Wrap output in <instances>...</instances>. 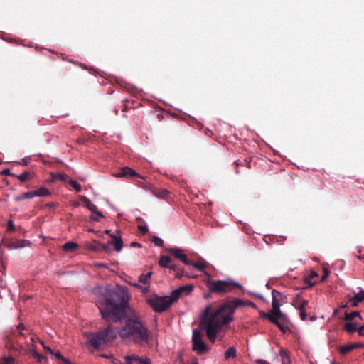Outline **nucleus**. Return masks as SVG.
<instances>
[{"instance_id":"15","label":"nucleus","mask_w":364,"mask_h":364,"mask_svg":"<svg viewBox=\"0 0 364 364\" xmlns=\"http://www.w3.org/2000/svg\"><path fill=\"white\" fill-rule=\"evenodd\" d=\"M82 200L83 206L87 208L92 213L98 210L97 206L88 198L83 197Z\"/></svg>"},{"instance_id":"61","label":"nucleus","mask_w":364,"mask_h":364,"mask_svg":"<svg viewBox=\"0 0 364 364\" xmlns=\"http://www.w3.org/2000/svg\"><path fill=\"white\" fill-rule=\"evenodd\" d=\"M47 206L50 207V208H53L55 206V203H48L47 204Z\"/></svg>"},{"instance_id":"63","label":"nucleus","mask_w":364,"mask_h":364,"mask_svg":"<svg viewBox=\"0 0 364 364\" xmlns=\"http://www.w3.org/2000/svg\"><path fill=\"white\" fill-rule=\"evenodd\" d=\"M105 233H106V234H108V235H112V234L111 233V230H105Z\"/></svg>"},{"instance_id":"19","label":"nucleus","mask_w":364,"mask_h":364,"mask_svg":"<svg viewBox=\"0 0 364 364\" xmlns=\"http://www.w3.org/2000/svg\"><path fill=\"white\" fill-rule=\"evenodd\" d=\"M78 247V244L75 242H68L65 243L62 248L65 252H73Z\"/></svg>"},{"instance_id":"38","label":"nucleus","mask_w":364,"mask_h":364,"mask_svg":"<svg viewBox=\"0 0 364 364\" xmlns=\"http://www.w3.org/2000/svg\"><path fill=\"white\" fill-rule=\"evenodd\" d=\"M31 353L38 363H41V360L44 358V357L42 355L39 354L36 350H31Z\"/></svg>"},{"instance_id":"2","label":"nucleus","mask_w":364,"mask_h":364,"mask_svg":"<svg viewBox=\"0 0 364 364\" xmlns=\"http://www.w3.org/2000/svg\"><path fill=\"white\" fill-rule=\"evenodd\" d=\"M240 306L255 308L256 305L252 301L235 298L226 300L218 308H213L210 305L205 306L200 315V327L213 343L223 327L234 320L235 311Z\"/></svg>"},{"instance_id":"34","label":"nucleus","mask_w":364,"mask_h":364,"mask_svg":"<svg viewBox=\"0 0 364 364\" xmlns=\"http://www.w3.org/2000/svg\"><path fill=\"white\" fill-rule=\"evenodd\" d=\"M69 183L77 192L81 191L82 186L77 181L75 180H70Z\"/></svg>"},{"instance_id":"46","label":"nucleus","mask_w":364,"mask_h":364,"mask_svg":"<svg viewBox=\"0 0 364 364\" xmlns=\"http://www.w3.org/2000/svg\"><path fill=\"white\" fill-rule=\"evenodd\" d=\"M329 275V271L328 270V269L326 268H324L323 269V277H321V279H320V281H324Z\"/></svg>"},{"instance_id":"6","label":"nucleus","mask_w":364,"mask_h":364,"mask_svg":"<svg viewBox=\"0 0 364 364\" xmlns=\"http://www.w3.org/2000/svg\"><path fill=\"white\" fill-rule=\"evenodd\" d=\"M146 301L153 310L158 313L165 311L171 305V301H168V296H154L147 299Z\"/></svg>"},{"instance_id":"52","label":"nucleus","mask_w":364,"mask_h":364,"mask_svg":"<svg viewBox=\"0 0 364 364\" xmlns=\"http://www.w3.org/2000/svg\"><path fill=\"white\" fill-rule=\"evenodd\" d=\"M54 356H55L59 360H62L63 356L62 355L60 351L54 352V354H53Z\"/></svg>"},{"instance_id":"36","label":"nucleus","mask_w":364,"mask_h":364,"mask_svg":"<svg viewBox=\"0 0 364 364\" xmlns=\"http://www.w3.org/2000/svg\"><path fill=\"white\" fill-rule=\"evenodd\" d=\"M28 176H29V173L27 171H24L19 175H16L15 177L17 178L18 179H19L21 182H24L27 180Z\"/></svg>"},{"instance_id":"56","label":"nucleus","mask_w":364,"mask_h":364,"mask_svg":"<svg viewBox=\"0 0 364 364\" xmlns=\"http://www.w3.org/2000/svg\"><path fill=\"white\" fill-rule=\"evenodd\" d=\"M100 246L97 245L96 246H91L90 249L95 251H97L100 250Z\"/></svg>"},{"instance_id":"62","label":"nucleus","mask_w":364,"mask_h":364,"mask_svg":"<svg viewBox=\"0 0 364 364\" xmlns=\"http://www.w3.org/2000/svg\"><path fill=\"white\" fill-rule=\"evenodd\" d=\"M32 342H33V338H30L29 341H26V343H27V344H28V345H29V344H30V343H32Z\"/></svg>"},{"instance_id":"3","label":"nucleus","mask_w":364,"mask_h":364,"mask_svg":"<svg viewBox=\"0 0 364 364\" xmlns=\"http://www.w3.org/2000/svg\"><path fill=\"white\" fill-rule=\"evenodd\" d=\"M94 291L97 296L96 305L104 320L117 323L124 318L129 299L125 287L116 289L105 285L95 288Z\"/></svg>"},{"instance_id":"51","label":"nucleus","mask_w":364,"mask_h":364,"mask_svg":"<svg viewBox=\"0 0 364 364\" xmlns=\"http://www.w3.org/2000/svg\"><path fill=\"white\" fill-rule=\"evenodd\" d=\"M256 364H269L267 361L262 359H257L255 361Z\"/></svg>"},{"instance_id":"16","label":"nucleus","mask_w":364,"mask_h":364,"mask_svg":"<svg viewBox=\"0 0 364 364\" xmlns=\"http://www.w3.org/2000/svg\"><path fill=\"white\" fill-rule=\"evenodd\" d=\"M33 193L34 197H44L51 195V191L45 187H41Z\"/></svg>"},{"instance_id":"57","label":"nucleus","mask_w":364,"mask_h":364,"mask_svg":"<svg viewBox=\"0 0 364 364\" xmlns=\"http://www.w3.org/2000/svg\"><path fill=\"white\" fill-rule=\"evenodd\" d=\"M19 164H21V165H27L28 164V161L26 159H23L22 160V162H18Z\"/></svg>"},{"instance_id":"58","label":"nucleus","mask_w":364,"mask_h":364,"mask_svg":"<svg viewBox=\"0 0 364 364\" xmlns=\"http://www.w3.org/2000/svg\"><path fill=\"white\" fill-rule=\"evenodd\" d=\"M235 165H236V167H235V173L237 174H238L240 172H239V170H238V166H239V163L238 161H235Z\"/></svg>"},{"instance_id":"32","label":"nucleus","mask_w":364,"mask_h":364,"mask_svg":"<svg viewBox=\"0 0 364 364\" xmlns=\"http://www.w3.org/2000/svg\"><path fill=\"white\" fill-rule=\"evenodd\" d=\"M152 272H149L146 274H142L139 277V282L143 284L148 283L149 278L151 277Z\"/></svg>"},{"instance_id":"43","label":"nucleus","mask_w":364,"mask_h":364,"mask_svg":"<svg viewBox=\"0 0 364 364\" xmlns=\"http://www.w3.org/2000/svg\"><path fill=\"white\" fill-rule=\"evenodd\" d=\"M7 229L9 231H14L15 230V226L11 220H9L7 223Z\"/></svg>"},{"instance_id":"59","label":"nucleus","mask_w":364,"mask_h":364,"mask_svg":"<svg viewBox=\"0 0 364 364\" xmlns=\"http://www.w3.org/2000/svg\"><path fill=\"white\" fill-rule=\"evenodd\" d=\"M97 267H107V265L106 264H104V263H99L97 264Z\"/></svg>"},{"instance_id":"11","label":"nucleus","mask_w":364,"mask_h":364,"mask_svg":"<svg viewBox=\"0 0 364 364\" xmlns=\"http://www.w3.org/2000/svg\"><path fill=\"white\" fill-rule=\"evenodd\" d=\"M309 301L306 299H301L299 294H296L293 299V306L299 311L305 310L306 306L308 305Z\"/></svg>"},{"instance_id":"35","label":"nucleus","mask_w":364,"mask_h":364,"mask_svg":"<svg viewBox=\"0 0 364 364\" xmlns=\"http://www.w3.org/2000/svg\"><path fill=\"white\" fill-rule=\"evenodd\" d=\"M152 242L157 247H162L164 245V240L161 237L154 236L151 239Z\"/></svg>"},{"instance_id":"25","label":"nucleus","mask_w":364,"mask_h":364,"mask_svg":"<svg viewBox=\"0 0 364 364\" xmlns=\"http://www.w3.org/2000/svg\"><path fill=\"white\" fill-rule=\"evenodd\" d=\"M355 317H359L360 319H362V316H360V312L357 311H352L350 313L346 312L344 319L346 321H350V320H353Z\"/></svg>"},{"instance_id":"17","label":"nucleus","mask_w":364,"mask_h":364,"mask_svg":"<svg viewBox=\"0 0 364 364\" xmlns=\"http://www.w3.org/2000/svg\"><path fill=\"white\" fill-rule=\"evenodd\" d=\"M364 300V290H361L358 293H355L353 298L350 299V302L353 306H355L358 303L362 302Z\"/></svg>"},{"instance_id":"10","label":"nucleus","mask_w":364,"mask_h":364,"mask_svg":"<svg viewBox=\"0 0 364 364\" xmlns=\"http://www.w3.org/2000/svg\"><path fill=\"white\" fill-rule=\"evenodd\" d=\"M114 176L117 178H130L137 176L139 178H144L135 170L128 166L122 168L118 172L115 173Z\"/></svg>"},{"instance_id":"22","label":"nucleus","mask_w":364,"mask_h":364,"mask_svg":"<svg viewBox=\"0 0 364 364\" xmlns=\"http://www.w3.org/2000/svg\"><path fill=\"white\" fill-rule=\"evenodd\" d=\"M358 328L357 324L352 322H346L344 325V330L350 333L358 331Z\"/></svg>"},{"instance_id":"42","label":"nucleus","mask_w":364,"mask_h":364,"mask_svg":"<svg viewBox=\"0 0 364 364\" xmlns=\"http://www.w3.org/2000/svg\"><path fill=\"white\" fill-rule=\"evenodd\" d=\"M1 174L3 176H11L14 177L16 176V174L11 173L9 168L3 169L1 172Z\"/></svg>"},{"instance_id":"45","label":"nucleus","mask_w":364,"mask_h":364,"mask_svg":"<svg viewBox=\"0 0 364 364\" xmlns=\"http://www.w3.org/2000/svg\"><path fill=\"white\" fill-rule=\"evenodd\" d=\"M139 230L140 232L142 234H146L149 230L148 227L146 225H139Z\"/></svg>"},{"instance_id":"14","label":"nucleus","mask_w":364,"mask_h":364,"mask_svg":"<svg viewBox=\"0 0 364 364\" xmlns=\"http://www.w3.org/2000/svg\"><path fill=\"white\" fill-rule=\"evenodd\" d=\"M31 242L28 240H16L11 244L14 248H23L29 247Z\"/></svg>"},{"instance_id":"64","label":"nucleus","mask_w":364,"mask_h":364,"mask_svg":"<svg viewBox=\"0 0 364 364\" xmlns=\"http://www.w3.org/2000/svg\"><path fill=\"white\" fill-rule=\"evenodd\" d=\"M358 259L361 260L364 259V255H360L357 257Z\"/></svg>"},{"instance_id":"4","label":"nucleus","mask_w":364,"mask_h":364,"mask_svg":"<svg viewBox=\"0 0 364 364\" xmlns=\"http://www.w3.org/2000/svg\"><path fill=\"white\" fill-rule=\"evenodd\" d=\"M272 310L269 312L261 311L259 315L262 318L267 319L271 323L276 325L283 333H285L288 327L287 323H283V321H287V317L280 309L281 302L278 299L279 296H282V294L279 291L273 289L272 291Z\"/></svg>"},{"instance_id":"47","label":"nucleus","mask_w":364,"mask_h":364,"mask_svg":"<svg viewBox=\"0 0 364 364\" xmlns=\"http://www.w3.org/2000/svg\"><path fill=\"white\" fill-rule=\"evenodd\" d=\"M41 343L45 350H48L50 354H54V351L50 347L46 346L43 341H41Z\"/></svg>"},{"instance_id":"23","label":"nucleus","mask_w":364,"mask_h":364,"mask_svg":"<svg viewBox=\"0 0 364 364\" xmlns=\"http://www.w3.org/2000/svg\"><path fill=\"white\" fill-rule=\"evenodd\" d=\"M188 265H191V266L194 267L195 268H196L197 269H198L199 271L204 272L206 275H208V276L209 275L205 271V265L203 262H195L193 261L190 260V264H188Z\"/></svg>"},{"instance_id":"8","label":"nucleus","mask_w":364,"mask_h":364,"mask_svg":"<svg viewBox=\"0 0 364 364\" xmlns=\"http://www.w3.org/2000/svg\"><path fill=\"white\" fill-rule=\"evenodd\" d=\"M192 343V349L197 351L199 354L205 353L208 349L207 346L202 340L200 330L198 328L193 329V331Z\"/></svg>"},{"instance_id":"33","label":"nucleus","mask_w":364,"mask_h":364,"mask_svg":"<svg viewBox=\"0 0 364 364\" xmlns=\"http://www.w3.org/2000/svg\"><path fill=\"white\" fill-rule=\"evenodd\" d=\"M135 361H137L139 364H151V360L147 357L136 356Z\"/></svg>"},{"instance_id":"27","label":"nucleus","mask_w":364,"mask_h":364,"mask_svg":"<svg viewBox=\"0 0 364 364\" xmlns=\"http://www.w3.org/2000/svg\"><path fill=\"white\" fill-rule=\"evenodd\" d=\"M182 294L178 289H174L171 291V296H168V301H171V304L177 301Z\"/></svg>"},{"instance_id":"60","label":"nucleus","mask_w":364,"mask_h":364,"mask_svg":"<svg viewBox=\"0 0 364 364\" xmlns=\"http://www.w3.org/2000/svg\"><path fill=\"white\" fill-rule=\"evenodd\" d=\"M132 285L139 289H143V287L137 283H133Z\"/></svg>"},{"instance_id":"7","label":"nucleus","mask_w":364,"mask_h":364,"mask_svg":"<svg viewBox=\"0 0 364 364\" xmlns=\"http://www.w3.org/2000/svg\"><path fill=\"white\" fill-rule=\"evenodd\" d=\"M19 337H25V334L21 330L13 328L10 335L6 336L7 346L11 350L18 351L23 348V345L17 341Z\"/></svg>"},{"instance_id":"29","label":"nucleus","mask_w":364,"mask_h":364,"mask_svg":"<svg viewBox=\"0 0 364 364\" xmlns=\"http://www.w3.org/2000/svg\"><path fill=\"white\" fill-rule=\"evenodd\" d=\"M170 192L165 189V188H160V189H157L155 192H154V194L158 197V198H166L168 195H169Z\"/></svg>"},{"instance_id":"24","label":"nucleus","mask_w":364,"mask_h":364,"mask_svg":"<svg viewBox=\"0 0 364 364\" xmlns=\"http://www.w3.org/2000/svg\"><path fill=\"white\" fill-rule=\"evenodd\" d=\"M105 215L102 214L101 211L97 210V212L92 213L89 217L90 221L99 222L102 218H104Z\"/></svg>"},{"instance_id":"26","label":"nucleus","mask_w":364,"mask_h":364,"mask_svg":"<svg viewBox=\"0 0 364 364\" xmlns=\"http://www.w3.org/2000/svg\"><path fill=\"white\" fill-rule=\"evenodd\" d=\"M50 176H51V179L50 180V181H51V182L54 181L56 179H59L61 181L65 182L68 179V176L64 173H50Z\"/></svg>"},{"instance_id":"13","label":"nucleus","mask_w":364,"mask_h":364,"mask_svg":"<svg viewBox=\"0 0 364 364\" xmlns=\"http://www.w3.org/2000/svg\"><path fill=\"white\" fill-rule=\"evenodd\" d=\"M318 277V274L315 271H311L310 274L305 278V283L308 284L309 287H312L317 283L316 278Z\"/></svg>"},{"instance_id":"41","label":"nucleus","mask_w":364,"mask_h":364,"mask_svg":"<svg viewBox=\"0 0 364 364\" xmlns=\"http://www.w3.org/2000/svg\"><path fill=\"white\" fill-rule=\"evenodd\" d=\"M136 356L127 355L124 357L126 364H132V362L135 361Z\"/></svg>"},{"instance_id":"44","label":"nucleus","mask_w":364,"mask_h":364,"mask_svg":"<svg viewBox=\"0 0 364 364\" xmlns=\"http://www.w3.org/2000/svg\"><path fill=\"white\" fill-rule=\"evenodd\" d=\"M299 316H300V318L302 321H306V318H307V314L306 313V309L305 310H302V311H299Z\"/></svg>"},{"instance_id":"50","label":"nucleus","mask_w":364,"mask_h":364,"mask_svg":"<svg viewBox=\"0 0 364 364\" xmlns=\"http://www.w3.org/2000/svg\"><path fill=\"white\" fill-rule=\"evenodd\" d=\"M352 346H353V348L355 349L356 348H361V347H363L364 345L361 343H351Z\"/></svg>"},{"instance_id":"30","label":"nucleus","mask_w":364,"mask_h":364,"mask_svg":"<svg viewBox=\"0 0 364 364\" xmlns=\"http://www.w3.org/2000/svg\"><path fill=\"white\" fill-rule=\"evenodd\" d=\"M353 350V348L352 344L351 343H348V344H346L345 346H341L339 348V352H340L341 354L345 355V354L349 353L350 351H351Z\"/></svg>"},{"instance_id":"1","label":"nucleus","mask_w":364,"mask_h":364,"mask_svg":"<svg viewBox=\"0 0 364 364\" xmlns=\"http://www.w3.org/2000/svg\"><path fill=\"white\" fill-rule=\"evenodd\" d=\"M84 335L94 348L114 341L117 335L123 341H132L141 346L148 343L149 339L148 328L136 315L128 317L119 330L109 325L97 332H86Z\"/></svg>"},{"instance_id":"21","label":"nucleus","mask_w":364,"mask_h":364,"mask_svg":"<svg viewBox=\"0 0 364 364\" xmlns=\"http://www.w3.org/2000/svg\"><path fill=\"white\" fill-rule=\"evenodd\" d=\"M237 356L236 348L233 346L229 347L228 349L225 352L224 357L225 360L230 358H235Z\"/></svg>"},{"instance_id":"9","label":"nucleus","mask_w":364,"mask_h":364,"mask_svg":"<svg viewBox=\"0 0 364 364\" xmlns=\"http://www.w3.org/2000/svg\"><path fill=\"white\" fill-rule=\"evenodd\" d=\"M166 251L170 253L174 258L182 262L183 264L186 265L190 264V259H188L183 249L179 247H171L166 249Z\"/></svg>"},{"instance_id":"18","label":"nucleus","mask_w":364,"mask_h":364,"mask_svg":"<svg viewBox=\"0 0 364 364\" xmlns=\"http://www.w3.org/2000/svg\"><path fill=\"white\" fill-rule=\"evenodd\" d=\"M171 262V259L168 256L161 255L159 257V265L164 268H168Z\"/></svg>"},{"instance_id":"55","label":"nucleus","mask_w":364,"mask_h":364,"mask_svg":"<svg viewBox=\"0 0 364 364\" xmlns=\"http://www.w3.org/2000/svg\"><path fill=\"white\" fill-rule=\"evenodd\" d=\"M79 65L80 68H82L84 70H88V67L84 63H79Z\"/></svg>"},{"instance_id":"31","label":"nucleus","mask_w":364,"mask_h":364,"mask_svg":"<svg viewBox=\"0 0 364 364\" xmlns=\"http://www.w3.org/2000/svg\"><path fill=\"white\" fill-rule=\"evenodd\" d=\"M279 355L282 359V363L284 361L285 363H289V355L287 350L283 348H281L279 351Z\"/></svg>"},{"instance_id":"39","label":"nucleus","mask_w":364,"mask_h":364,"mask_svg":"<svg viewBox=\"0 0 364 364\" xmlns=\"http://www.w3.org/2000/svg\"><path fill=\"white\" fill-rule=\"evenodd\" d=\"M110 245L111 244H109V242L107 244H103V243L98 242V245L105 252H109V250H110L109 245Z\"/></svg>"},{"instance_id":"54","label":"nucleus","mask_w":364,"mask_h":364,"mask_svg":"<svg viewBox=\"0 0 364 364\" xmlns=\"http://www.w3.org/2000/svg\"><path fill=\"white\" fill-rule=\"evenodd\" d=\"M24 328H25L24 325H23V324H22V323H20V324H18V325L16 326V328L15 329L21 330H21H23V329H24Z\"/></svg>"},{"instance_id":"40","label":"nucleus","mask_w":364,"mask_h":364,"mask_svg":"<svg viewBox=\"0 0 364 364\" xmlns=\"http://www.w3.org/2000/svg\"><path fill=\"white\" fill-rule=\"evenodd\" d=\"M185 275L186 276L187 274H185L183 269L179 268L178 271L176 272L175 277L178 279H181Z\"/></svg>"},{"instance_id":"5","label":"nucleus","mask_w":364,"mask_h":364,"mask_svg":"<svg viewBox=\"0 0 364 364\" xmlns=\"http://www.w3.org/2000/svg\"><path fill=\"white\" fill-rule=\"evenodd\" d=\"M207 287L210 293L225 294L231 292L235 287L243 289V287L239 282L228 279L225 280H214L208 275Z\"/></svg>"},{"instance_id":"12","label":"nucleus","mask_w":364,"mask_h":364,"mask_svg":"<svg viewBox=\"0 0 364 364\" xmlns=\"http://www.w3.org/2000/svg\"><path fill=\"white\" fill-rule=\"evenodd\" d=\"M112 240L109 241V244L113 245L114 249L116 252H119L123 247V240L121 237H117L115 235H110Z\"/></svg>"},{"instance_id":"20","label":"nucleus","mask_w":364,"mask_h":364,"mask_svg":"<svg viewBox=\"0 0 364 364\" xmlns=\"http://www.w3.org/2000/svg\"><path fill=\"white\" fill-rule=\"evenodd\" d=\"M33 198H34L33 191H28L15 196L14 200L19 202L25 199H31Z\"/></svg>"},{"instance_id":"48","label":"nucleus","mask_w":364,"mask_h":364,"mask_svg":"<svg viewBox=\"0 0 364 364\" xmlns=\"http://www.w3.org/2000/svg\"><path fill=\"white\" fill-rule=\"evenodd\" d=\"M358 332L360 336H364V325L358 327Z\"/></svg>"},{"instance_id":"53","label":"nucleus","mask_w":364,"mask_h":364,"mask_svg":"<svg viewBox=\"0 0 364 364\" xmlns=\"http://www.w3.org/2000/svg\"><path fill=\"white\" fill-rule=\"evenodd\" d=\"M61 361L63 363V364H73L68 358L63 357Z\"/></svg>"},{"instance_id":"28","label":"nucleus","mask_w":364,"mask_h":364,"mask_svg":"<svg viewBox=\"0 0 364 364\" xmlns=\"http://www.w3.org/2000/svg\"><path fill=\"white\" fill-rule=\"evenodd\" d=\"M193 289V286L192 284H187L185 286L180 287L178 288V290H180V292L183 294L188 295L190 294Z\"/></svg>"},{"instance_id":"37","label":"nucleus","mask_w":364,"mask_h":364,"mask_svg":"<svg viewBox=\"0 0 364 364\" xmlns=\"http://www.w3.org/2000/svg\"><path fill=\"white\" fill-rule=\"evenodd\" d=\"M2 361V364H15V360L11 356H4Z\"/></svg>"},{"instance_id":"49","label":"nucleus","mask_w":364,"mask_h":364,"mask_svg":"<svg viewBox=\"0 0 364 364\" xmlns=\"http://www.w3.org/2000/svg\"><path fill=\"white\" fill-rule=\"evenodd\" d=\"M168 269H172V270L176 272V271H178L179 267L177 265L171 263L169 267H168Z\"/></svg>"}]
</instances>
